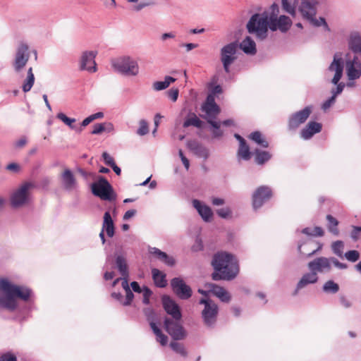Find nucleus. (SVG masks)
<instances>
[{
	"mask_svg": "<svg viewBox=\"0 0 361 361\" xmlns=\"http://www.w3.org/2000/svg\"><path fill=\"white\" fill-rule=\"evenodd\" d=\"M326 220L328 221V228L329 231L335 235H338V230L337 228V226L338 224V221L331 215L328 214L326 216Z\"/></svg>",
	"mask_w": 361,
	"mask_h": 361,
	"instance_id": "40",
	"label": "nucleus"
},
{
	"mask_svg": "<svg viewBox=\"0 0 361 361\" xmlns=\"http://www.w3.org/2000/svg\"><path fill=\"white\" fill-rule=\"evenodd\" d=\"M344 243L341 240H336L331 245L333 252L339 257H343Z\"/></svg>",
	"mask_w": 361,
	"mask_h": 361,
	"instance_id": "47",
	"label": "nucleus"
},
{
	"mask_svg": "<svg viewBox=\"0 0 361 361\" xmlns=\"http://www.w3.org/2000/svg\"><path fill=\"white\" fill-rule=\"evenodd\" d=\"M116 265L121 276L128 277V267L126 259L123 255H116Z\"/></svg>",
	"mask_w": 361,
	"mask_h": 361,
	"instance_id": "29",
	"label": "nucleus"
},
{
	"mask_svg": "<svg viewBox=\"0 0 361 361\" xmlns=\"http://www.w3.org/2000/svg\"><path fill=\"white\" fill-rule=\"evenodd\" d=\"M317 4V1L315 0H304L300 4L299 11L305 18L309 20L315 16Z\"/></svg>",
	"mask_w": 361,
	"mask_h": 361,
	"instance_id": "19",
	"label": "nucleus"
},
{
	"mask_svg": "<svg viewBox=\"0 0 361 361\" xmlns=\"http://www.w3.org/2000/svg\"><path fill=\"white\" fill-rule=\"evenodd\" d=\"M206 287L208 288V291L211 293H212L214 295L216 296L217 298L219 295L222 293L225 290V289L223 287H221L215 283H207L206 285Z\"/></svg>",
	"mask_w": 361,
	"mask_h": 361,
	"instance_id": "49",
	"label": "nucleus"
},
{
	"mask_svg": "<svg viewBox=\"0 0 361 361\" xmlns=\"http://www.w3.org/2000/svg\"><path fill=\"white\" fill-rule=\"evenodd\" d=\"M180 320L166 317L164 321L165 330L175 341L183 340L187 336V332Z\"/></svg>",
	"mask_w": 361,
	"mask_h": 361,
	"instance_id": "10",
	"label": "nucleus"
},
{
	"mask_svg": "<svg viewBox=\"0 0 361 361\" xmlns=\"http://www.w3.org/2000/svg\"><path fill=\"white\" fill-rule=\"evenodd\" d=\"M268 28H269V12L266 11L252 15L247 24L248 32L255 33L261 40L267 37Z\"/></svg>",
	"mask_w": 361,
	"mask_h": 361,
	"instance_id": "3",
	"label": "nucleus"
},
{
	"mask_svg": "<svg viewBox=\"0 0 361 361\" xmlns=\"http://www.w3.org/2000/svg\"><path fill=\"white\" fill-rule=\"evenodd\" d=\"M102 158L104 159V163L106 165H108L109 166L114 165L115 162H114L113 157L111 156H110V154H108L107 152H104L102 154Z\"/></svg>",
	"mask_w": 361,
	"mask_h": 361,
	"instance_id": "61",
	"label": "nucleus"
},
{
	"mask_svg": "<svg viewBox=\"0 0 361 361\" xmlns=\"http://www.w3.org/2000/svg\"><path fill=\"white\" fill-rule=\"evenodd\" d=\"M183 126L184 128L193 126L198 128H201L202 126V121L195 114H192L189 118L185 119Z\"/></svg>",
	"mask_w": 361,
	"mask_h": 361,
	"instance_id": "38",
	"label": "nucleus"
},
{
	"mask_svg": "<svg viewBox=\"0 0 361 361\" xmlns=\"http://www.w3.org/2000/svg\"><path fill=\"white\" fill-rule=\"evenodd\" d=\"M30 288L12 284L7 279H0V308L13 312L18 307L16 298L27 301L31 295Z\"/></svg>",
	"mask_w": 361,
	"mask_h": 361,
	"instance_id": "1",
	"label": "nucleus"
},
{
	"mask_svg": "<svg viewBox=\"0 0 361 361\" xmlns=\"http://www.w3.org/2000/svg\"><path fill=\"white\" fill-rule=\"evenodd\" d=\"M34 82H35V75L32 72V68L30 67L27 70V78L24 80L23 85H22L23 91L24 92H29L31 90V88L32 87Z\"/></svg>",
	"mask_w": 361,
	"mask_h": 361,
	"instance_id": "34",
	"label": "nucleus"
},
{
	"mask_svg": "<svg viewBox=\"0 0 361 361\" xmlns=\"http://www.w3.org/2000/svg\"><path fill=\"white\" fill-rule=\"evenodd\" d=\"M312 112L310 106H306L295 114H293L288 120V128L290 130L297 129L301 124L304 123Z\"/></svg>",
	"mask_w": 361,
	"mask_h": 361,
	"instance_id": "15",
	"label": "nucleus"
},
{
	"mask_svg": "<svg viewBox=\"0 0 361 361\" xmlns=\"http://www.w3.org/2000/svg\"><path fill=\"white\" fill-rule=\"evenodd\" d=\"M32 187L30 183H25L16 189L11 195V205L13 208H19L29 201V190Z\"/></svg>",
	"mask_w": 361,
	"mask_h": 361,
	"instance_id": "11",
	"label": "nucleus"
},
{
	"mask_svg": "<svg viewBox=\"0 0 361 361\" xmlns=\"http://www.w3.org/2000/svg\"><path fill=\"white\" fill-rule=\"evenodd\" d=\"M173 293L181 300H188L192 296V289L180 277H175L171 281Z\"/></svg>",
	"mask_w": 361,
	"mask_h": 361,
	"instance_id": "13",
	"label": "nucleus"
},
{
	"mask_svg": "<svg viewBox=\"0 0 361 361\" xmlns=\"http://www.w3.org/2000/svg\"><path fill=\"white\" fill-rule=\"evenodd\" d=\"M188 148L196 155L207 159L209 156L207 149L196 140H190L188 142Z\"/></svg>",
	"mask_w": 361,
	"mask_h": 361,
	"instance_id": "27",
	"label": "nucleus"
},
{
	"mask_svg": "<svg viewBox=\"0 0 361 361\" xmlns=\"http://www.w3.org/2000/svg\"><path fill=\"white\" fill-rule=\"evenodd\" d=\"M212 264L215 270L212 274L214 281H231L236 277L239 272L238 261L233 255L226 252L214 255Z\"/></svg>",
	"mask_w": 361,
	"mask_h": 361,
	"instance_id": "2",
	"label": "nucleus"
},
{
	"mask_svg": "<svg viewBox=\"0 0 361 361\" xmlns=\"http://www.w3.org/2000/svg\"><path fill=\"white\" fill-rule=\"evenodd\" d=\"M238 45L233 42L224 45L220 50V59L226 73L230 72L231 65L236 60Z\"/></svg>",
	"mask_w": 361,
	"mask_h": 361,
	"instance_id": "9",
	"label": "nucleus"
},
{
	"mask_svg": "<svg viewBox=\"0 0 361 361\" xmlns=\"http://www.w3.org/2000/svg\"><path fill=\"white\" fill-rule=\"evenodd\" d=\"M152 279L155 285L159 288H164L167 285L166 274L157 269H152Z\"/></svg>",
	"mask_w": 361,
	"mask_h": 361,
	"instance_id": "30",
	"label": "nucleus"
},
{
	"mask_svg": "<svg viewBox=\"0 0 361 361\" xmlns=\"http://www.w3.org/2000/svg\"><path fill=\"white\" fill-rule=\"evenodd\" d=\"M199 303L204 305V309L202 311L204 324L208 327H214L219 313L218 305L212 300L206 298L200 299Z\"/></svg>",
	"mask_w": 361,
	"mask_h": 361,
	"instance_id": "7",
	"label": "nucleus"
},
{
	"mask_svg": "<svg viewBox=\"0 0 361 361\" xmlns=\"http://www.w3.org/2000/svg\"><path fill=\"white\" fill-rule=\"evenodd\" d=\"M255 161L257 164L262 165L268 161L271 158V154L266 151L255 149Z\"/></svg>",
	"mask_w": 361,
	"mask_h": 361,
	"instance_id": "36",
	"label": "nucleus"
},
{
	"mask_svg": "<svg viewBox=\"0 0 361 361\" xmlns=\"http://www.w3.org/2000/svg\"><path fill=\"white\" fill-rule=\"evenodd\" d=\"M150 5H151V4L149 2L140 1V3H138L136 5H134L132 7V11H135V12H139L141 10H142L143 8H145V7H147Z\"/></svg>",
	"mask_w": 361,
	"mask_h": 361,
	"instance_id": "58",
	"label": "nucleus"
},
{
	"mask_svg": "<svg viewBox=\"0 0 361 361\" xmlns=\"http://www.w3.org/2000/svg\"><path fill=\"white\" fill-rule=\"evenodd\" d=\"M202 111L207 115L206 119L212 118L214 120L220 112V109L217 104L205 105L202 104Z\"/></svg>",
	"mask_w": 361,
	"mask_h": 361,
	"instance_id": "33",
	"label": "nucleus"
},
{
	"mask_svg": "<svg viewBox=\"0 0 361 361\" xmlns=\"http://www.w3.org/2000/svg\"><path fill=\"white\" fill-rule=\"evenodd\" d=\"M149 252L169 267H173L175 264V259L157 247H150Z\"/></svg>",
	"mask_w": 361,
	"mask_h": 361,
	"instance_id": "26",
	"label": "nucleus"
},
{
	"mask_svg": "<svg viewBox=\"0 0 361 361\" xmlns=\"http://www.w3.org/2000/svg\"><path fill=\"white\" fill-rule=\"evenodd\" d=\"M271 12H269V29L272 31L279 30L281 32H287L291 27L292 20L284 15L278 17L279 9L277 4H274L271 6Z\"/></svg>",
	"mask_w": 361,
	"mask_h": 361,
	"instance_id": "5",
	"label": "nucleus"
},
{
	"mask_svg": "<svg viewBox=\"0 0 361 361\" xmlns=\"http://www.w3.org/2000/svg\"><path fill=\"white\" fill-rule=\"evenodd\" d=\"M302 233L308 236H322L324 235L323 229L319 226H315L314 228H305L302 230Z\"/></svg>",
	"mask_w": 361,
	"mask_h": 361,
	"instance_id": "39",
	"label": "nucleus"
},
{
	"mask_svg": "<svg viewBox=\"0 0 361 361\" xmlns=\"http://www.w3.org/2000/svg\"><path fill=\"white\" fill-rule=\"evenodd\" d=\"M238 157H241L244 160H248L250 159V152L248 145L246 142L243 144H240L238 151Z\"/></svg>",
	"mask_w": 361,
	"mask_h": 361,
	"instance_id": "44",
	"label": "nucleus"
},
{
	"mask_svg": "<svg viewBox=\"0 0 361 361\" xmlns=\"http://www.w3.org/2000/svg\"><path fill=\"white\" fill-rule=\"evenodd\" d=\"M176 80L171 76H166L164 81H157L153 83V89L156 91H161L166 89L171 83Z\"/></svg>",
	"mask_w": 361,
	"mask_h": 361,
	"instance_id": "35",
	"label": "nucleus"
},
{
	"mask_svg": "<svg viewBox=\"0 0 361 361\" xmlns=\"http://www.w3.org/2000/svg\"><path fill=\"white\" fill-rule=\"evenodd\" d=\"M115 71L126 76H136L139 74L137 62L129 56H123L111 61Z\"/></svg>",
	"mask_w": 361,
	"mask_h": 361,
	"instance_id": "4",
	"label": "nucleus"
},
{
	"mask_svg": "<svg viewBox=\"0 0 361 361\" xmlns=\"http://www.w3.org/2000/svg\"><path fill=\"white\" fill-rule=\"evenodd\" d=\"M179 90L177 88H172L167 92L168 97L173 101L176 102L178 97Z\"/></svg>",
	"mask_w": 361,
	"mask_h": 361,
	"instance_id": "60",
	"label": "nucleus"
},
{
	"mask_svg": "<svg viewBox=\"0 0 361 361\" xmlns=\"http://www.w3.org/2000/svg\"><path fill=\"white\" fill-rule=\"evenodd\" d=\"M207 123L213 128L212 135L214 137H220L223 135V132L220 130L221 123L219 122L209 118L207 119Z\"/></svg>",
	"mask_w": 361,
	"mask_h": 361,
	"instance_id": "46",
	"label": "nucleus"
},
{
	"mask_svg": "<svg viewBox=\"0 0 361 361\" xmlns=\"http://www.w3.org/2000/svg\"><path fill=\"white\" fill-rule=\"evenodd\" d=\"M298 4V0H281L283 10L293 17L296 14Z\"/></svg>",
	"mask_w": 361,
	"mask_h": 361,
	"instance_id": "32",
	"label": "nucleus"
},
{
	"mask_svg": "<svg viewBox=\"0 0 361 361\" xmlns=\"http://www.w3.org/2000/svg\"><path fill=\"white\" fill-rule=\"evenodd\" d=\"M97 54L94 51H85L82 52L80 59V69L90 73H95L97 70L95 57Z\"/></svg>",
	"mask_w": 361,
	"mask_h": 361,
	"instance_id": "14",
	"label": "nucleus"
},
{
	"mask_svg": "<svg viewBox=\"0 0 361 361\" xmlns=\"http://www.w3.org/2000/svg\"><path fill=\"white\" fill-rule=\"evenodd\" d=\"M92 192L102 200L114 201L116 195L109 181L103 176H100L97 182L91 185Z\"/></svg>",
	"mask_w": 361,
	"mask_h": 361,
	"instance_id": "6",
	"label": "nucleus"
},
{
	"mask_svg": "<svg viewBox=\"0 0 361 361\" xmlns=\"http://www.w3.org/2000/svg\"><path fill=\"white\" fill-rule=\"evenodd\" d=\"M57 118L63 121L66 125H67L70 128L73 130H76V127L73 123L75 122V118H71L66 116L63 113H59L56 116Z\"/></svg>",
	"mask_w": 361,
	"mask_h": 361,
	"instance_id": "48",
	"label": "nucleus"
},
{
	"mask_svg": "<svg viewBox=\"0 0 361 361\" xmlns=\"http://www.w3.org/2000/svg\"><path fill=\"white\" fill-rule=\"evenodd\" d=\"M239 47L247 54L254 55L257 52L255 42L249 36L240 42Z\"/></svg>",
	"mask_w": 361,
	"mask_h": 361,
	"instance_id": "28",
	"label": "nucleus"
},
{
	"mask_svg": "<svg viewBox=\"0 0 361 361\" xmlns=\"http://www.w3.org/2000/svg\"><path fill=\"white\" fill-rule=\"evenodd\" d=\"M104 131L103 123H96L93 126V130L92 131V134L93 135H99L101 134Z\"/></svg>",
	"mask_w": 361,
	"mask_h": 361,
	"instance_id": "62",
	"label": "nucleus"
},
{
	"mask_svg": "<svg viewBox=\"0 0 361 361\" xmlns=\"http://www.w3.org/2000/svg\"><path fill=\"white\" fill-rule=\"evenodd\" d=\"M346 73L349 80L357 79L361 75V65L357 57L346 61Z\"/></svg>",
	"mask_w": 361,
	"mask_h": 361,
	"instance_id": "20",
	"label": "nucleus"
},
{
	"mask_svg": "<svg viewBox=\"0 0 361 361\" xmlns=\"http://www.w3.org/2000/svg\"><path fill=\"white\" fill-rule=\"evenodd\" d=\"M322 125L319 123L310 121L300 132V136L304 140L310 139L314 134L319 133Z\"/></svg>",
	"mask_w": 361,
	"mask_h": 361,
	"instance_id": "24",
	"label": "nucleus"
},
{
	"mask_svg": "<svg viewBox=\"0 0 361 361\" xmlns=\"http://www.w3.org/2000/svg\"><path fill=\"white\" fill-rule=\"evenodd\" d=\"M317 281L318 276L315 272H313L312 271L303 274L296 286V288L293 293V295H297L299 290L305 288L307 285L315 283L317 282Z\"/></svg>",
	"mask_w": 361,
	"mask_h": 361,
	"instance_id": "23",
	"label": "nucleus"
},
{
	"mask_svg": "<svg viewBox=\"0 0 361 361\" xmlns=\"http://www.w3.org/2000/svg\"><path fill=\"white\" fill-rule=\"evenodd\" d=\"M133 298L134 294L131 291L130 288H128V291H126V298H124L123 302H122V305L124 306L130 305L133 301Z\"/></svg>",
	"mask_w": 361,
	"mask_h": 361,
	"instance_id": "55",
	"label": "nucleus"
},
{
	"mask_svg": "<svg viewBox=\"0 0 361 361\" xmlns=\"http://www.w3.org/2000/svg\"><path fill=\"white\" fill-rule=\"evenodd\" d=\"M149 132V127L147 122L145 120H140L139 122V128L137 130V133L139 135H145Z\"/></svg>",
	"mask_w": 361,
	"mask_h": 361,
	"instance_id": "52",
	"label": "nucleus"
},
{
	"mask_svg": "<svg viewBox=\"0 0 361 361\" xmlns=\"http://www.w3.org/2000/svg\"><path fill=\"white\" fill-rule=\"evenodd\" d=\"M323 290L327 293H336L339 286L332 280L327 281L323 286Z\"/></svg>",
	"mask_w": 361,
	"mask_h": 361,
	"instance_id": "43",
	"label": "nucleus"
},
{
	"mask_svg": "<svg viewBox=\"0 0 361 361\" xmlns=\"http://www.w3.org/2000/svg\"><path fill=\"white\" fill-rule=\"evenodd\" d=\"M339 301L341 305L345 308H350L352 306L351 301L345 296H341Z\"/></svg>",
	"mask_w": 361,
	"mask_h": 361,
	"instance_id": "63",
	"label": "nucleus"
},
{
	"mask_svg": "<svg viewBox=\"0 0 361 361\" xmlns=\"http://www.w3.org/2000/svg\"><path fill=\"white\" fill-rule=\"evenodd\" d=\"M103 219H104L102 230L106 231V235L109 238H112L115 233V228L114 221L109 211L104 213Z\"/></svg>",
	"mask_w": 361,
	"mask_h": 361,
	"instance_id": "25",
	"label": "nucleus"
},
{
	"mask_svg": "<svg viewBox=\"0 0 361 361\" xmlns=\"http://www.w3.org/2000/svg\"><path fill=\"white\" fill-rule=\"evenodd\" d=\"M329 259V261H330V266L331 267V264H334L336 267H337L339 269H345L348 267L345 264L340 262L335 257H330Z\"/></svg>",
	"mask_w": 361,
	"mask_h": 361,
	"instance_id": "57",
	"label": "nucleus"
},
{
	"mask_svg": "<svg viewBox=\"0 0 361 361\" xmlns=\"http://www.w3.org/2000/svg\"><path fill=\"white\" fill-rule=\"evenodd\" d=\"M271 190L267 186L258 188L252 196V204L255 209L261 207L271 197Z\"/></svg>",
	"mask_w": 361,
	"mask_h": 361,
	"instance_id": "16",
	"label": "nucleus"
},
{
	"mask_svg": "<svg viewBox=\"0 0 361 361\" xmlns=\"http://www.w3.org/2000/svg\"><path fill=\"white\" fill-rule=\"evenodd\" d=\"M145 316L146 317L147 320L149 322L151 329H152L153 325H157V315L155 312L151 308H145L143 310Z\"/></svg>",
	"mask_w": 361,
	"mask_h": 361,
	"instance_id": "45",
	"label": "nucleus"
},
{
	"mask_svg": "<svg viewBox=\"0 0 361 361\" xmlns=\"http://www.w3.org/2000/svg\"><path fill=\"white\" fill-rule=\"evenodd\" d=\"M250 138L264 148L269 147L268 142L262 137V135L259 131L253 132L250 134Z\"/></svg>",
	"mask_w": 361,
	"mask_h": 361,
	"instance_id": "37",
	"label": "nucleus"
},
{
	"mask_svg": "<svg viewBox=\"0 0 361 361\" xmlns=\"http://www.w3.org/2000/svg\"><path fill=\"white\" fill-rule=\"evenodd\" d=\"M309 20L316 27L324 26L326 30L330 31V28L326 22V20L323 17H319L318 19L312 17Z\"/></svg>",
	"mask_w": 361,
	"mask_h": 361,
	"instance_id": "50",
	"label": "nucleus"
},
{
	"mask_svg": "<svg viewBox=\"0 0 361 361\" xmlns=\"http://www.w3.org/2000/svg\"><path fill=\"white\" fill-rule=\"evenodd\" d=\"M152 330L157 336V341L159 342L161 345H166L168 342V337L162 333L157 325H153Z\"/></svg>",
	"mask_w": 361,
	"mask_h": 361,
	"instance_id": "41",
	"label": "nucleus"
},
{
	"mask_svg": "<svg viewBox=\"0 0 361 361\" xmlns=\"http://www.w3.org/2000/svg\"><path fill=\"white\" fill-rule=\"evenodd\" d=\"M171 348L176 352V353L179 354L180 356L185 357L188 355V352L185 350L183 344L172 341L170 343Z\"/></svg>",
	"mask_w": 361,
	"mask_h": 361,
	"instance_id": "42",
	"label": "nucleus"
},
{
	"mask_svg": "<svg viewBox=\"0 0 361 361\" xmlns=\"http://www.w3.org/2000/svg\"><path fill=\"white\" fill-rule=\"evenodd\" d=\"M152 295V290L149 288L144 286L142 291V302L145 305H148L149 303V298L151 297Z\"/></svg>",
	"mask_w": 361,
	"mask_h": 361,
	"instance_id": "54",
	"label": "nucleus"
},
{
	"mask_svg": "<svg viewBox=\"0 0 361 361\" xmlns=\"http://www.w3.org/2000/svg\"><path fill=\"white\" fill-rule=\"evenodd\" d=\"M30 59L29 47L27 44L21 42L18 44L13 63V69L19 73L27 64Z\"/></svg>",
	"mask_w": 361,
	"mask_h": 361,
	"instance_id": "12",
	"label": "nucleus"
},
{
	"mask_svg": "<svg viewBox=\"0 0 361 361\" xmlns=\"http://www.w3.org/2000/svg\"><path fill=\"white\" fill-rule=\"evenodd\" d=\"M328 71L335 72L331 82L334 85H337L336 88L332 90V95H335V98H336V96L341 94L344 88V85L343 83L338 84L343 75V62L342 59L338 57L337 55L335 54L333 61L328 68Z\"/></svg>",
	"mask_w": 361,
	"mask_h": 361,
	"instance_id": "8",
	"label": "nucleus"
},
{
	"mask_svg": "<svg viewBox=\"0 0 361 361\" xmlns=\"http://www.w3.org/2000/svg\"><path fill=\"white\" fill-rule=\"evenodd\" d=\"M348 46L353 53H361V37L359 34L354 33L350 36Z\"/></svg>",
	"mask_w": 361,
	"mask_h": 361,
	"instance_id": "31",
	"label": "nucleus"
},
{
	"mask_svg": "<svg viewBox=\"0 0 361 361\" xmlns=\"http://www.w3.org/2000/svg\"><path fill=\"white\" fill-rule=\"evenodd\" d=\"M162 305L164 310L172 317V319H181L182 314L178 305L169 296L162 297Z\"/></svg>",
	"mask_w": 361,
	"mask_h": 361,
	"instance_id": "17",
	"label": "nucleus"
},
{
	"mask_svg": "<svg viewBox=\"0 0 361 361\" xmlns=\"http://www.w3.org/2000/svg\"><path fill=\"white\" fill-rule=\"evenodd\" d=\"M218 298H219L221 301L224 302H228L231 300V295L228 292L225 290L219 295Z\"/></svg>",
	"mask_w": 361,
	"mask_h": 361,
	"instance_id": "64",
	"label": "nucleus"
},
{
	"mask_svg": "<svg viewBox=\"0 0 361 361\" xmlns=\"http://www.w3.org/2000/svg\"><path fill=\"white\" fill-rule=\"evenodd\" d=\"M61 181L63 188L68 191L75 190L78 183L73 173L70 169H65L61 174Z\"/></svg>",
	"mask_w": 361,
	"mask_h": 361,
	"instance_id": "22",
	"label": "nucleus"
},
{
	"mask_svg": "<svg viewBox=\"0 0 361 361\" xmlns=\"http://www.w3.org/2000/svg\"><path fill=\"white\" fill-rule=\"evenodd\" d=\"M216 212L218 216L222 219L231 218L232 214L231 210L229 207H224L216 209Z\"/></svg>",
	"mask_w": 361,
	"mask_h": 361,
	"instance_id": "53",
	"label": "nucleus"
},
{
	"mask_svg": "<svg viewBox=\"0 0 361 361\" xmlns=\"http://www.w3.org/2000/svg\"><path fill=\"white\" fill-rule=\"evenodd\" d=\"M307 267L310 271L315 272L329 271L331 270L329 259L324 257H320L310 262Z\"/></svg>",
	"mask_w": 361,
	"mask_h": 361,
	"instance_id": "18",
	"label": "nucleus"
},
{
	"mask_svg": "<svg viewBox=\"0 0 361 361\" xmlns=\"http://www.w3.org/2000/svg\"><path fill=\"white\" fill-rule=\"evenodd\" d=\"M0 361H17V357L12 353L7 352L1 355Z\"/></svg>",
	"mask_w": 361,
	"mask_h": 361,
	"instance_id": "56",
	"label": "nucleus"
},
{
	"mask_svg": "<svg viewBox=\"0 0 361 361\" xmlns=\"http://www.w3.org/2000/svg\"><path fill=\"white\" fill-rule=\"evenodd\" d=\"M344 257L349 262H355L360 258V253L357 250H350L344 254Z\"/></svg>",
	"mask_w": 361,
	"mask_h": 361,
	"instance_id": "51",
	"label": "nucleus"
},
{
	"mask_svg": "<svg viewBox=\"0 0 361 361\" xmlns=\"http://www.w3.org/2000/svg\"><path fill=\"white\" fill-rule=\"evenodd\" d=\"M335 101H336L335 95H332L330 98H329L327 100H326L323 103L322 106V109L324 111L329 109L331 106V105L335 103Z\"/></svg>",
	"mask_w": 361,
	"mask_h": 361,
	"instance_id": "59",
	"label": "nucleus"
},
{
	"mask_svg": "<svg viewBox=\"0 0 361 361\" xmlns=\"http://www.w3.org/2000/svg\"><path fill=\"white\" fill-rule=\"evenodd\" d=\"M192 206L205 222H209L213 216L212 209L198 200H192Z\"/></svg>",
	"mask_w": 361,
	"mask_h": 361,
	"instance_id": "21",
	"label": "nucleus"
}]
</instances>
